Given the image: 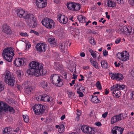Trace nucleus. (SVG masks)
Returning <instances> with one entry per match:
<instances>
[{"mask_svg": "<svg viewBox=\"0 0 134 134\" xmlns=\"http://www.w3.org/2000/svg\"><path fill=\"white\" fill-rule=\"evenodd\" d=\"M29 66L30 68L27 71L29 75H32L34 74L35 76L38 77L44 74L43 69V65L41 63L32 61L30 63Z\"/></svg>", "mask_w": 134, "mask_h": 134, "instance_id": "obj_1", "label": "nucleus"}, {"mask_svg": "<svg viewBox=\"0 0 134 134\" xmlns=\"http://www.w3.org/2000/svg\"><path fill=\"white\" fill-rule=\"evenodd\" d=\"M14 50L11 47H8L3 50L2 55L5 59L10 62L14 55Z\"/></svg>", "mask_w": 134, "mask_h": 134, "instance_id": "obj_2", "label": "nucleus"}, {"mask_svg": "<svg viewBox=\"0 0 134 134\" xmlns=\"http://www.w3.org/2000/svg\"><path fill=\"white\" fill-rule=\"evenodd\" d=\"M24 19L29 20V25L30 26L35 27L37 26V20L35 16L33 14L27 13Z\"/></svg>", "mask_w": 134, "mask_h": 134, "instance_id": "obj_3", "label": "nucleus"}, {"mask_svg": "<svg viewBox=\"0 0 134 134\" xmlns=\"http://www.w3.org/2000/svg\"><path fill=\"white\" fill-rule=\"evenodd\" d=\"M9 111L12 113H15V110L13 108L7 105L6 103L2 101L0 102V114H2V112Z\"/></svg>", "mask_w": 134, "mask_h": 134, "instance_id": "obj_4", "label": "nucleus"}, {"mask_svg": "<svg viewBox=\"0 0 134 134\" xmlns=\"http://www.w3.org/2000/svg\"><path fill=\"white\" fill-rule=\"evenodd\" d=\"M33 110L36 115H41L45 110L44 106L41 104H36L33 107Z\"/></svg>", "mask_w": 134, "mask_h": 134, "instance_id": "obj_5", "label": "nucleus"}, {"mask_svg": "<svg viewBox=\"0 0 134 134\" xmlns=\"http://www.w3.org/2000/svg\"><path fill=\"white\" fill-rule=\"evenodd\" d=\"M51 81L54 85L58 86H60L62 84L60 76L58 74H53L51 77Z\"/></svg>", "mask_w": 134, "mask_h": 134, "instance_id": "obj_6", "label": "nucleus"}, {"mask_svg": "<svg viewBox=\"0 0 134 134\" xmlns=\"http://www.w3.org/2000/svg\"><path fill=\"white\" fill-rule=\"evenodd\" d=\"M116 55L118 58L121 60L125 62L129 59V54L126 51H125L121 53H118Z\"/></svg>", "mask_w": 134, "mask_h": 134, "instance_id": "obj_7", "label": "nucleus"}, {"mask_svg": "<svg viewBox=\"0 0 134 134\" xmlns=\"http://www.w3.org/2000/svg\"><path fill=\"white\" fill-rule=\"evenodd\" d=\"M81 130L84 133L87 134H94L96 131L94 128L86 125L82 126Z\"/></svg>", "mask_w": 134, "mask_h": 134, "instance_id": "obj_8", "label": "nucleus"}, {"mask_svg": "<svg viewBox=\"0 0 134 134\" xmlns=\"http://www.w3.org/2000/svg\"><path fill=\"white\" fill-rule=\"evenodd\" d=\"M36 47L37 51L41 52L45 51L47 47V45L46 44L40 43H38L36 46Z\"/></svg>", "mask_w": 134, "mask_h": 134, "instance_id": "obj_9", "label": "nucleus"}, {"mask_svg": "<svg viewBox=\"0 0 134 134\" xmlns=\"http://www.w3.org/2000/svg\"><path fill=\"white\" fill-rule=\"evenodd\" d=\"M109 75L112 79H115L117 80H120L123 79L122 75L121 74L117 73H110L109 74Z\"/></svg>", "mask_w": 134, "mask_h": 134, "instance_id": "obj_10", "label": "nucleus"}, {"mask_svg": "<svg viewBox=\"0 0 134 134\" xmlns=\"http://www.w3.org/2000/svg\"><path fill=\"white\" fill-rule=\"evenodd\" d=\"M124 130L123 128L115 126L112 130V133L113 134H122Z\"/></svg>", "mask_w": 134, "mask_h": 134, "instance_id": "obj_11", "label": "nucleus"}, {"mask_svg": "<svg viewBox=\"0 0 134 134\" xmlns=\"http://www.w3.org/2000/svg\"><path fill=\"white\" fill-rule=\"evenodd\" d=\"M68 44V42H64L61 43L59 45V48L61 52L66 53L67 52L66 49Z\"/></svg>", "mask_w": 134, "mask_h": 134, "instance_id": "obj_12", "label": "nucleus"}, {"mask_svg": "<svg viewBox=\"0 0 134 134\" xmlns=\"http://www.w3.org/2000/svg\"><path fill=\"white\" fill-rule=\"evenodd\" d=\"M122 116V114H120L113 116L111 118V123L113 124L121 120Z\"/></svg>", "mask_w": 134, "mask_h": 134, "instance_id": "obj_13", "label": "nucleus"}, {"mask_svg": "<svg viewBox=\"0 0 134 134\" xmlns=\"http://www.w3.org/2000/svg\"><path fill=\"white\" fill-rule=\"evenodd\" d=\"M25 58H18L15 59L14 63L16 66L19 67L22 65L25 62Z\"/></svg>", "mask_w": 134, "mask_h": 134, "instance_id": "obj_14", "label": "nucleus"}, {"mask_svg": "<svg viewBox=\"0 0 134 134\" xmlns=\"http://www.w3.org/2000/svg\"><path fill=\"white\" fill-rule=\"evenodd\" d=\"M58 20L60 23L63 24H66L68 21L67 18L65 15L60 14L58 15Z\"/></svg>", "mask_w": 134, "mask_h": 134, "instance_id": "obj_15", "label": "nucleus"}, {"mask_svg": "<svg viewBox=\"0 0 134 134\" xmlns=\"http://www.w3.org/2000/svg\"><path fill=\"white\" fill-rule=\"evenodd\" d=\"M2 31L4 33L9 35H10L12 32L9 27L6 24H4L2 26Z\"/></svg>", "mask_w": 134, "mask_h": 134, "instance_id": "obj_16", "label": "nucleus"}, {"mask_svg": "<svg viewBox=\"0 0 134 134\" xmlns=\"http://www.w3.org/2000/svg\"><path fill=\"white\" fill-rule=\"evenodd\" d=\"M16 13L17 14L18 16L19 17L24 18L26 16L27 13L22 9H18L16 10Z\"/></svg>", "mask_w": 134, "mask_h": 134, "instance_id": "obj_17", "label": "nucleus"}, {"mask_svg": "<svg viewBox=\"0 0 134 134\" xmlns=\"http://www.w3.org/2000/svg\"><path fill=\"white\" fill-rule=\"evenodd\" d=\"M36 4L37 7L40 8H43L46 5V3L44 1H36Z\"/></svg>", "mask_w": 134, "mask_h": 134, "instance_id": "obj_18", "label": "nucleus"}, {"mask_svg": "<svg viewBox=\"0 0 134 134\" xmlns=\"http://www.w3.org/2000/svg\"><path fill=\"white\" fill-rule=\"evenodd\" d=\"M125 87V85H121L119 84H116L112 87H111L110 88V90H113L114 89H118L119 90H123Z\"/></svg>", "mask_w": 134, "mask_h": 134, "instance_id": "obj_19", "label": "nucleus"}, {"mask_svg": "<svg viewBox=\"0 0 134 134\" xmlns=\"http://www.w3.org/2000/svg\"><path fill=\"white\" fill-rule=\"evenodd\" d=\"M75 3L70 2L67 4L66 6L69 9L71 10L74 11V9L75 8Z\"/></svg>", "mask_w": 134, "mask_h": 134, "instance_id": "obj_20", "label": "nucleus"}, {"mask_svg": "<svg viewBox=\"0 0 134 134\" xmlns=\"http://www.w3.org/2000/svg\"><path fill=\"white\" fill-rule=\"evenodd\" d=\"M111 90L113 91V96H116L117 98H119L121 95L120 92L118 89H114L113 90Z\"/></svg>", "mask_w": 134, "mask_h": 134, "instance_id": "obj_21", "label": "nucleus"}, {"mask_svg": "<svg viewBox=\"0 0 134 134\" xmlns=\"http://www.w3.org/2000/svg\"><path fill=\"white\" fill-rule=\"evenodd\" d=\"M53 100L52 98L46 94L43 95V101L45 102H51Z\"/></svg>", "mask_w": 134, "mask_h": 134, "instance_id": "obj_22", "label": "nucleus"}, {"mask_svg": "<svg viewBox=\"0 0 134 134\" xmlns=\"http://www.w3.org/2000/svg\"><path fill=\"white\" fill-rule=\"evenodd\" d=\"M5 81L9 85L13 86L14 85L15 82V80L13 77L9 80H5Z\"/></svg>", "mask_w": 134, "mask_h": 134, "instance_id": "obj_23", "label": "nucleus"}, {"mask_svg": "<svg viewBox=\"0 0 134 134\" xmlns=\"http://www.w3.org/2000/svg\"><path fill=\"white\" fill-rule=\"evenodd\" d=\"M48 25L49 27H46L48 29H51L54 28L55 23L53 20L50 19Z\"/></svg>", "mask_w": 134, "mask_h": 134, "instance_id": "obj_24", "label": "nucleus"}, {"mask_svg": "<svg viewBox=\"0 0 134 134\" xmlns=\"http://www.w3.org/2000/svg\"><path fill=\"white\" fill-rule=\"evenodd\" d=\"M125 34H130L132 33V27L130 26H128L127 27L125 26Z\"/></svg>", "mask_w": 134, "mask_h": 134, "instance_id": "obj_25", "label": "nucleus"}, {"mask_svg": "<svg viewBox=\"0 0 134 134\" xmlns=\"http://www.w3.org/2000/svg\"><path fill=\"white\" fill-rule=\"evenodd\" d=\"M50 19L48 18H45L42 21V24L45 26L47 27H49L48 25Z\"/></svg>", "mask_w": 134, "mask_h": 134, "instance_id": "obj_26", "label": "nucleus"}, {"mask_svg": "<svg viewBox=\"0 0 134 134\" xmlns=\"http://www.w3.org/2000/svg\"><path fill=\"white\" fill-rule=\"evenodd\" d=\"M34 87L32 86H29L26 87L25 90V92L27 94H29L33 91Z\"/></svg>", "mask_w": 134, "mask_h": 134, "instance_id": "obj_27", "label": "nucleus"}, {"mask_svg": "<svg viewBox=\"0 0 134 134\" xmlns=\"http://www.w3.org/2000/svg\"><path fill=\"white\" fill-rule=\"evenodd\" d=\"M48 41L51 45L53 46L56 44L55 39L53 37L50 38L48 39Z\"/></svg>", "mask_w": 134, "mask_h": 134, "instance_id": "obj_28", "label": "nucleus"}, {"mask_svg": "<svg viewBox=\"0 0 134 134\" xmlns=\"http://www.w3.org/2000/svg\"><path fill=\"white\" fill-rule=\"evenodd\" d=\"M12 75L11 73L9 71L6 72V75H5V80H9L13 77L12 76Z\"/></svg>", "mask_w": 134, "mask_h": 134, "instance_id": "obj_29", "label": "nucleus"}, {"mask_svg": "<svg viewBox=\"0 0 134 134\" xmlns=\"http://www.w3.org/2000/svg\"><path fill=\"white\" fill-rule=\"evenodd\" d=\"M48 83L45 81L42 80L40 82V85L44 89H46L48 86Z\"/></svg>", "mask_w": 134, "mask_h": 134, "instance_id": "obj_30", "label": "nucleus"}, {"mask_svg": "<svg viewBox=\"0 0 134 134\" xmlns=\"http://www.w3.org/2000/svg\"><path fill=\"white\" fill-rule=\"evenodd\" d=\"M77 19L81 23L85 22L86 21V18L81 15H79L77 16Z\"/></svg>", "mask_w": 134, "mask_h": 134, "instance_id": "obj_31", "label": "nucleus"}, {"mask_svg": "<svg viewBox=\"0 0 134 134\" xmlns=\"http://www.w3.org/2000/svg\"><path fill=\"white\" fill-rule=\"evenodd\" d=\"M91 101L94 103H99L100 102V101L98 99L97 97L93 96L91 99Z\"/></svg>", "mask_w": 134, "mask_h": 134, "instance_id": "obj_32", "label": "nucleus"}, {"mask_svg": "<svg viewBox=\"0 0 134 134\" xmlns=\"http://www.w3.org/2000/svg\"><path fill=\"white\" fill-rule=\"evenodd\" d=\"M90 60L92 64L96 68H98V63L96 61L92 60V58H90Z\"/></svg>", "mask_w": 134, "mask_h": 134, "instance_id": "obj_33", "label": "nucleus"}, {"mask_svg": "<svg viewBox=\"0 0 134 134\" xmlns=\"http://www.w3.org/2000/svg\"><path fill=\"white\" fill-rule=\"evenodd\" d=\"M101 64L102 67L106 69L108 68V65L107 62V61L105 60H103L101 61Z\"/></svg>", "mask_w": 134, "mask_h": 134, "instance_id": "obj_34", "label": "nucleus"}, {"mask_svg": "<svg viewBox=\"0 0 134 134\" xmlns=\"http://www.w3.org/2000/svg\"><path fill=\"white\" fill-rule=\"evenodd\" d=\"M108 4L109 7H114L116 6V4L114 1H108Z\"/></svg>", "mask_w": 134, "mask_h": 134, "instance_id": "obj_35", "label": "nucleus"}, {"mask_svg": "<svg viewBox=\"0 0 134 134\" xmlns=\"http://www.w3.org/2000/svg\"><path fill=\"white\" fill-rule=\"evenodd\" d=\"M74 8V11H78L81 8V6L79 3H75Z\"/></svg>", "mask_w": 134, "mask_h": 134, "instance_id": "obj_36", "label": "nucleus"}, {"mask_svg": "<svg viewBox=\"0 0 134 134\" xmlns=\"http://www.w3.org/2000/svg\"><path fill=\"white\" fill-rule=\"evenodd\" d=\"M11 130V129L10 127H6L3 131L4 134H9Z\"/></svg>", "mask_w": 134, "mask_h": 134, "instance_id": "obj_37", "label": "nucleus"}, {"mask_svg": "<svg viewBox=\"0 0 134 134\" xmlns=\"http://www.w3.org/2000/svg\"><path fill=\"white\" fill-rule=\"evenodd\" d=\"M58 131L59 133H61L63 132L64 131V125L61 124L60 125L59 128L58 129Z\"/></svg>", "mask_w": 134, "mask_h": 134, "instance_id": "obj_38", "label": "nucleus"}, {"mask_svg": "<svg viewBox=\"0 0 134 134\" xmlns=\"http://www.w3.org/2000/svg\"><path fill=\"white\" fill-rule=\"evenodd\" d=\"M54 68L58 70H59L61 69V67L60 64L58 63L55 64L54 65Z\"/></svg>", "mask_w": 134, "mask_h": 134, "instance_id": "obj_39", "label": "nucleus"}, {"mask_svg": "<svg viewBox=\"0 0 134 134\" xmlns=\"http://www.w3.org/2000/svg\"><path fill=\"white\" fill-rule=\"evenodd\" d=\"M16 73L18 76L19 77H21L23 76L24 75L23 72L21 70H17L16 71Z\"/></svg>", "mask_w": 134, "mask_h": 134, "instance_id": "obj_40", "label": "nucleus"}, {"mask_svg": "<svg viewBox=\"0 0 134 134\" xmlns=\"http://www.w3.org/2000/svg\"><path fill=\"white\" fill-rule=\"evenodd\" d=\"M125 26L121 27L118 30V32L120 34L125 33Z\"/></svg>", "mask_w": 134, "mask_h": 134, "instance_id": "obj_41", "label": "nucleus"}, {"mask_svg": "<svg viewBox=\"0 0 134 134\" xmlns=\"http://www.w3.org/2000/svg\"><path fill=\"white\" fill-rule=\"evenodd\" d=\"M89 51L91 53V55L93 58H96L97 56L96 53H95L91 49H90L89 50Z\"/></svg>", "mask_w": 134, "mask_h": 134, "instance_id": "obj_42", "label": "nucleus"}, {"mask_svg": "<svg viewBox=\"0 0 134 134\" xmlns=\"http://www.w3.org/2000/svg\"><path fill=\"white\" fill-rule=\"evenodd\" d=\"M81 111L80 110H79L77 111V116L76 118V120L77 121H78L79 120V118L80 116L81 115Z\"/></svg>", "mask_w": 134, "mask_h": 134, "instance_id": "obj_43", "label": "nucleus"}, {"mask_svg": "<svg viewBox=\"0 0 134 134\" xmlns=\"http://www.w3.org/2000/svg\"><path fill=\"white\" fill-rule=\"evenodd\" d=\"M43 95L38 96L36 97L37 100L38 101H43Z\"/></svg>", "mask_w": 134, "mask_h": 134, "instance_id": "obj_44", "label": "nucleus"}, {"mask_svg": "<svg viewBox=\"0 0 134 134\" xmlns=\"http://www.w3.org/2000/svg\"><path fill=\"white\" fill-rule=\"evenodd\" d=\"M96 86L99 90H100L102 89V86L99 81H98L96 83Z\"/></svg>", "mask_w": 134, "mask_h": 134, "instance_id": "obj_45", "label": "nucleus"}, {"mask_svg": "<svg viewBox=\"0 0 134 134\" xmlns=\"http://www.w3.org/2000/svg\"><path fill=\"white\" fill-rule=\"evenodd\" d=\"M85 90V88L83 86L80 85L79 88L77 89V90L78 91H81L82 92H84Z\"/></svg>", "mask_w": 134, "mask_h": 134, "instance_id": "obj_46", "label": "nucleus"}, {"mask_svg": "<svg viewBox=\"0 0 134 134\" xmlns=\"http://www.w3.org/2000/svg\"><path fill=\"white\" fill-rule=\"evenodd\" d=\"M23 118L24 119V121L26 122H27L29 121V118L27 116H25L24 115H23Z\"/></svg>", "mask_w": 134, "mask_h": 134, "instance_id": "obj_47", "label": "nucleus"}, {"mask_svg": "<svg viewBox=\"0 0 134 134\" xmlns=\"http://www.w3.org/2000/svg\"><path fill=\"white\" fill-rule=\"evenodd\" d=\"M4 85L3 83L1 81H0V92L3 90L4 89Z\"/></svg>", "mask_w": 134, "mask_h": 134, "instance_id": "obj_48", "label": "nucleus"}, {"mask_svg": "<svg viewBox=\"0 0 134 134\" xmlns=\"http://www.w3.org/2000/svg\"><path fill=\"white\" fill-rule=\"evenodd\" d=\"M130 97L131 99H134V91L131 92L130 94Z\"/></svg>", "mask_w": 134, "mask_h": 134, "instance_id": "obj_49", "label": "nucleus"}, {"mask_svg": "<svg viewBox=\"0 0 134 134\" xmlns=\"http://www.w3.org/2000/svg\"><path fill=\"white\" fill-rule=\"evenodd\" d=\"M90 42L93 45H94L96 43V42H94V39L93 38H92L90 40Z\"/></svg>", "mask_w": 134, "mask_h": 134, "instance_id": "obj_50", "label": "nucleus"}, {"mask_svg": "<svg viewBox=\"0 0 134 134\" xmlns=\"http://www.w3.org/2000/svg\"><path fill=\"white\" fill-rule=\"evenodd\" d=\"M103 54L104 56H106L108 55V52L105 49H104L103 51Z\"/></svg>", "mask_w": 134, "mask_h": 134, "instance_id": "obj_51", "label": "nucleus"}, {"mask_svg": "<svg viewBox=\"0 0 134 134\" xmlns=\"http://www.w3.org/2000/svg\"><path fill=\"white\" fill-rule=\"evenodd\" d=\"M81 92V91H77V92L78 94H79V97H82L83 96V93Z\"/></svg>", "mask_w": 134, "mask_h": 134, "instance_id": "obj_52", "label": "nucleus"}, {"mask_svg": "<svg viewBox=\"0 0 134 134\" xmlns=\"http://www.w3.org/2000/svg\"><path fill=\"white\" fill-rule=\"evenodd\" d=\"M20 35L23 36H28V35L27 34V33H23L21 32L20 33Z\"/></svg>", "mask_w": 134, "mask_h": 134, "instance_id": "obj_53", "label": "nucleus"}, {"mask_svg": "<svg viewBox=\"0 0 134 134\" xmlns=\"http://www.w3.org/2000/svg\"><path fill=\"white\" fill-rule=\"evenodd\" d=\"M128 2L131 5H134V1H128Z\"/></svg>", "mask_w": 134, "mask_h": 134, "instance_id": "obj_54", "label": "nucleus"}, {"mask_svg": "<svg viewBox=\"0 0 134 134\" xmlns=\"http://www.w3.org/2000/svg\"><path fill=\"white\" fill-rule=\"evenodd\" d=\"M108 114V112H105V113H104L102 114V117L104 118H105L107 116Z\"/></svg>", "mask_w": 134, "mask_h": 134, "instance_id": "obj_55", "label": "nucleus"}, {"mask_svg": "<svg viewBox=\"0 0 134 134\" xmlns=\"http://www.w3.org/2000/svg\"><path fill=\"white\" fill-rule=\"evenodd\" d=\"M121 39L120 38H117L115 41L116 44L119 43Z\"/></svg>", "mask_w": 134, "mask_h": 134, "instance_id": "obj_56", "label": "nucleus"}, {"mask_svg": "<svg viewBox=\"0 0 134 134\" xmlns=\"http://www.w3.org/2000/svg\"><path fill=\"white\" fill-rule=\"evenodd\" d=\"M114 64L116 67H119L120 65V64L116 62H115Z\"/></svg>", "mask_w": 134, "mask_h": 134, "instance_id": "obj_57", "label": "nucleus"}, {"mask_svg": "<svg viewBox=\"0 0 134 134\" xmlns=\"http://www.w3.org/2000/svg\"><path fill=\"white\" fill-rule=\"evenodd\" d=\"M117 3L119 4H123L124 3V1H116Z\"/></svg>", "mask_w": 134, "mask_h": 134, "instance_id": "obj_58", "label": "nucleus"}, {"mask_svg": "<svg viewBox=\"0 0 134 134\" xmlns=\"http://www.w3.org/2000/svg\"><path fill=\"white\" fill-rule=\"evenodd\" d=\"M95 124L97 126H100L102 125L101 123L99 122H97Z\"/></svg>", "mask_w": 134, "mask_h": 134, "instance_id": "obj_59", "label": "nucleus"}, {"mask_svg": "<svg viewBox=\"0 0 134 134\" xmlns=\"http://www.w3.org/2000/svg\"><path fill=\"white\" fill-rule=\"evenodd\" d=\"M80 76L81 77V78L80 79H79V81H80L84 80V79H83L84 78V77L83 76L81 75H80Z\"/></svg>", "mask_w": 134, "mask_h": 134, "instance_id": "obj_60", "label": "nucleus"}, {"mask_svg": "<svg viewBox=\"0 0 134 134\" xmlns=\"http://www.w3.org/2000/svg\"><path fill=\"white\" fill-rule=\"evenodd\" d=\"M131 73L132 76L134 77V69H133L131 71Z\"/></svg>", "mask_w": 134, "mask_h": 134, "instance_id": "obj_61", "label": "nucleus"}, {"mask_svg": "<svg viewBox=\"0 0 134 134\" xmlns=\"http://www.w3.org/2000/svg\"><path fill=\"white\" fill-rule=\"evenodd\" d=\"M80 55L82 57H84L85 56V53L83 52L80 53Z\"/></svg>", "mask_w": 134, "mask_h": 134, "instance_id": "obj_62", "label": "nucleus"}, {"mask_svg": "<svg viewBox=\"0 0 134 134\" xmlns=\"http://www.w3.org/2000/svg\"><path fill=\"white\" fill-rule=\"evenodd\" d=\"M73 77L72 78L73 79H76L77 78V76L75 74H73L72 75Z\"/></svg>", "mask_w": 134, "mask_h": 134, "instance_id": "obj_63", "label": "nucleus"}, {"mask_svg": "<svg viewBox=\"0 0 134 134\" xmlns=\"http://www.w3.org/2000/svg\"><path fill=\"white\" fill-rule=\"evenodd\" d=\"M65 115H63L61 117L60 119L62 120H63L65 119Z\"/></svg>", "mask_w": 134, "mask_h": 134, "instance_id": "obj_64", "label": "nucleus"}]
</instances>
